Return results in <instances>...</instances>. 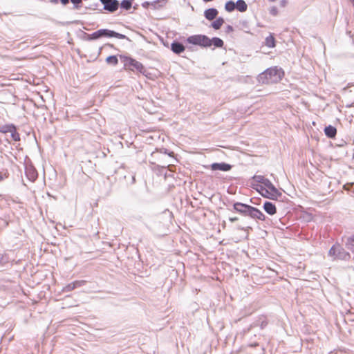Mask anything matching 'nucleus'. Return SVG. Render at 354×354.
Segmentation results:
<instances>
[{
    "label": "nucleus",
    "instance_id": "1",
    "mask_svg": "<svg viewBox=\"0 0 354 354\" xmlns=\"http://www.w3.org/2000/svg\"><path fill=\"white\" fill-rule=\"evenodd\" d=\"M228 209L254 220L264 221L266 218V216L260 209L241 202H234L232 205V209L230 208Z\"/></svg>",
    "mask_w": 354,
    "mask_h": 354
},
{
    "label": "nucleus",
    "instance_id": "2",
    "mask_svg": "<svg viewBox=\"0 0 354 354\" xmlns=\"http://www.w3.org/2000/svg\"><path fill=\"white\" fill-rule=\"evenodd\" d=\"M284 76V71L281 68L277 66L270 67L260 73L257 80L263 84L277 83L282 80Z\"/></svg>",
    "mask_w": 354,
    "mask_h": 354
},
{
    "label": "nucleus",
    "instance_id": "3",
    "mask_svg": "<svg viewBox=\"0 0 354 354\" xmlns=\"http://www.w3.org/2000/svg\"><path fill=\"white\" fill-rule=\"evenodd\" d=\"M119 57L124 64V70L138 72L147 77V70L142 63L130 56L120 55Z\"/></svg>",
    "mask_w": 354,
    "mask_h": 354
},
{
    "label": "nucleus",
    "instance_id": "4",
    "mask_svg": "<svg viewBox=\"0 0 354 354\" xmlns=\"http://www.w3.org/2000/svg\"><path fill=\"white\" fill-rule=\"evenodd\" d=\"M91 37H96L97 39L102 37L111 38L115 37L120 39H127L129 41H131V40L125 35L119 33L115 32V30L102 28L99 29L97 31H95L92 33Z\"/></svg>",
    "mask_w": 354,
    "mask_h": 354
},
{
    "label": "nucleus",
    "instance_id": "5",
    "mask_svg": "<svg viewBox=\"0 0 354 354\" xmlns=\"http://www.w3.org/2000/svg\"><path fill=\"white\" fill-rule=\"evenodd\" d=\"M188 44L199 46L202 48L210 47V38L205 35H194L188 37L186 39Z\"/></svg>",
    "mask_w": 354,
    "mask_h": 354
},
{
    "label": "nucleus",
    "instance_id": "6",
    "mask_svg": "<svg viewBox=\"0 0 354 354\" xmlns=\"http://www.w3.org/2000/svg\"><path fill=\"white\" fill-rule=\"evenodd\" d=\"M103 5V8L99 10L100 12H102V10H105L109 13L115 12L120 6V2L118 0H99Z\"/></svg>",
    "mask_w": 354,
    "mask_h": 354
},
{
    "label": "nucleus",
    "instance_id": "7",
    "mask_svg": "<svg viewBox=\"0 0 354 354\" xmlns=\"http://www.w3.org/2000/svg\"><path fill=\"white\" fill-rule=\"evenodd\" d=\"M25 174L31 182L35 181L38 177V173L31 163L25 165Z\"/></svg>",
    "mask_w": 354,
    "mask_h": 354
},
{
    "label": "nucleus",
    "instance_id": "8",
    "mask_svg": "<svg viewBox=\"0 0 354 354\" xmlns=\"http://www.w3.org/2000/svg\"><path fill=\"white\" fill-rule=\"evenodd\" d=\"M264 187H266V189H268L272 192L270 200H277L282 196V194L276 188L269 179L266 180Z\"/></svg>",
    "mask_w": 354,
    "mask_h": 354
},
{
    "label": "nucleus",
    "instance_id": "9",
    "mask_svg": "<svg viewBox=\"0 0 354 354\" xmlns=\"http://www.w3.org/2000/svg\"><path fill=\"white\" fill-rule=\"evenodd\" d=\"M168 0H156L152 2L145 1L142 3L144 8H148L151 6L153 9L158 10L162 8L167 2Z\"/></svg>",
    "mask_w": 354,
    "mask_h": 354
},
{
    "label": "nucleus",
    "instance_id": "10",
    "mask_svg": "<svg viewBox=\"0 0 354 354\" xmlns=\"http://www.w3.org/2000/svg\"><path fill=\"white\" fill-rule=\"evenodd\" d=\"M210 167L213 171H228L232 169V166L228 163L222 162H214L210 165Z\"/></svg>",
    "mask_w": 354,
    "mask_h": 354
},
{
    "label": "nucleus",
    "instance_id": "11",
    "mask_svg": "<svg viewBox=\"0 0 354 354\" xmlns=\"http://www.w3.org/2000/svg\"><path fill=\"white\" fill-rule=\"evenodd\" d=\"M171 50L176 55H180L185 50V46L180 41L174 40L171 44Z\"/></svg>",
    "mask_w": 354,
    "mask_h": 354
},
{
    "label": "nucleus",
    "instance_id": "12",
    "mask_svg": "<svg viewBox=\"0 0 354 354\" xmlns=\"http://www.w3.org/2000/svg\"><path fill=\"white\" fill-rule=\"evenodd\" d=\"M263 208L265 212L270 216H272L277 213V207L275 205L270 201H265L263 205Z\"/></svg>",
    "mask_w": 354,
    "mask_h": 354
},
{
    "label": "nucleus",
    "instance_id": "13",
    "mask_svg": "<svg viewBox=\"0 0 354 354\" xmlns=\"http://www.w3.org/2000/svg\"><path fill=\"white\" fill-rule=\"evenodd\" d=\"M218 14V11L214 8L206 9L204 12L205 17L209 21L214 19L217 17Z\"/></svg>",
    "mask_w": 354,
    "mask_h": 354
},
{
    "label": "nucleus",
    "instance_id": "14",
    "mask_svg": "<svg viewBox=\"0 0 354 354\" xmlns=\"http://www.w3.org/2000/svg\"><path fill=\"white\" fill-rule=\"evenodd\" d=\"M324 133L327 138H334L337 134V129L332 125H328L324 128Z\"/></svg>",
    "mask_w": 354,
    "mask_h": 354
},
{
    "label": "nucleus",
    "instance_id": "15",
    "mask_svg": "<svg viewBox=\"0 0 354 354\" xmlns=\"http://www.w3.org/2000/svg\"><path fill=\"white\" fill-rule=\"evenodd\" d=\"M350 258V254L339 245V248L337 253V259L342 260H348Z\"/></svg>",
    "mask_w": 354,
    "mask_h": 354
},
{
    "label": "nucleus",
    "instance_id": "16",
    "mask_svg": "<svg viewBox=\"0 0 354 354\" xmlns=\"http://www.w3.org/2000/svg\"><path fill=\"white\" fill-rule=\"evenodd\" d=\"M212 46H214V48H223L224 42L221 38L214 37L210 39V47Z\"/></svg>",
    "mask_w": 354,
    "mask_h": 354
},
{
    "label": "nucleus",
    "instance_id": "17",
    "mask_svg": "<svg viewBox=\"0 0 354 354\" xmlns=\"http://www.w3.org/2000/svg\"><path fill=\"white\" fill-rule=\"evenodd\" d=\"M235 4L236 9L241 12H244L248 9V5L244 0H237Z\"/></svg>",
    "mask_w": 354,
    "mask_h": 354
},
{
    "label": "nucleus",
    "instance_id": "18",
    "mask_svg": "<svg viewBox=\"0 0 354 354\" xmlns=\"http://www.w3.org/2000/svg\"><path fill=\"white\" fill-rule=\"evenodd\" d=\"M265 44L268 48H274L276 46V40L274 37L270 34L266 38Z\"/></svg>",
    "mask_w": 354,
    "mask_h": 354
},
{
    "label": "nucleus",
    "instance_id": "19",
    "mask_svg": "<svg viewBox=\"0 0 354 354\" xmlns=\"http://www.w3.org/2000/svg\"><path fill=\"white\" fill-rule=\"evenodd\" d=\"M15 124L12 123L10 124H6L4 125H0V133H10L12 129H14V127Z\"/></svg>",
    "mask_w": 354,
    "mask_h": 354
},
{
    "label": "nucleus",
    "instance_id": "20",
    "mask_svg": "<svg viewBox=\"0 0 354 354\" xmlns=\"http://www.w3.org/2000/svg\"><path fill=\"white\" fill-rule=\"evenodd\" d=\"M224 24V19L223 17H218L216 19V20H214L212 24H211V26L214 29V30H218L221 28V27L222 26V25Z\"/></svg>",
    "mask_w": 354,
    "mask_h": 354
},
{
    "label": "nucleus",
    "instance_id": "21",
    "mask_svg": "<svg viewBox=\"0 0 354 354\" xmlns=\"http://www.w3.org/2000/svg\"><path fill=\"white\" fill-rule=\"evenodd\" d=\"M10 137L12 140L15 142H19L21 140L20 134L17 131V127L16 125L14 127V129H12L10 131Z\"/></svg>",
    "mask_w": 354,
    "mask_h": 354
},
{
    "label": "nucleus",
    "instance_id": "22",
    "mask_svg": "<svg viewBox=\"0 0 354 354\" xmlns=\"http://www.w3.org/2000/svg\"><path fill=\"white\" fill-rule=\"evenodd\" d=\"M238 230H243L248 233L249 230H252V227L248 225L247 221H243V224H238L236 225Z\"/></svg>",
    "mask_w": 354,
    "mask_h": 354
},
{
    "label": "nucleus",
    "instance_id": "23",
    "mask_svg": "<svg viewBox=\"0 0 354 354\" xmlns=\"http://www.w3.org/2000/svg\"><path fill=\"white\" fill-rule=\"evenodd\" d=\"M106 62L112 66H116L118 64V55H109L106 58Z\"/></svg>",
    "mask_w": 354,
    "mask_h": 354
},
{
    "label": "nucleus",
    "instance_id": "24",
    "mask_svg": "<svg viewBox=\"0 0 354 354\" xmlns=\"http://www.w3.org/2000/svg\"><path fill=\"white\" fill-rule=\"evenodd\" d=\"M119 7L124 10H129L132 7V1L129 0H122L121 3H120Z\"/></svg>",
    "mask_w": 354,
    "mask_h": 354
},
{
    "label": "nucleus",
    "instance_id": "25",
    "mask_svg": "<svg viewBox=\"0 0 354 354\" xmlns=\"http://www.w3.org/2000/svg\"><path fill=\"white\" fill-rule=\"evenodd\" d=\"M346 245L348 250L354 252V234L347 239Z\"/></svg>",
    "mask_w": 354,
    "mask_h": 354
},
{
    "label": "nucleus",
    "instance_id": "26",
    "mask_svg": "<svg viewBox=\"0 0 354 354\" xmlns=\"http://www.w3.org/2000/svg\"><path fill=\"white\" fill-rule=\"evenodd\" d=\"M225 9L229 12L234 11L236 9L235 3L232 0L227 1L225 4Z\"/></svg>",
    "mask_w": 354,
    "mask_h": 354
},
{
    "label": "nucleus",
    "instance_id": "27",
    "mask_svg": "<svg viewBox=\"0 0 354 354\" xmlns=\"http://www.w3.org/2000/svg\"><path fill=\"white\" fill-rule=\"evenodd\" d=\"M252 180L258 183H261L264 185L266 180H267L268 178H265L263 176L261 175H254L252 176Z\"/></svg>",
    "mask_w": 354,
    "mask_h": 354
},
{
    "label": "nucleus",
    "instance_id": "28",
    "mask_svg": "<svg viewBox=\"0 0 354 354\" xmlns=\"http://www.w3.org/2000/svg\"><path fill=\"white\" fill-rule=\"evenodd\" d=\"M339 248V245H333L328 251V255L330 257H334L337 259V253Z\"/></svg>",
    "mask_w": 354,
    "mask_h": 354
},
{
    "label": "nucleus",
    "instance_id": "29",
    "mask_svg": "<svg viewBox=\"0 0 354 354\" xmlns=\"http://www.w3.org/2000/svg\"><path fill=\"white\" fill-rule=\"evenodd\" d=\"M75 288H76V287L74 285L73 282H71V283L67 284L66 286H64L62 289V291L64 292H71V291L73 290Z\"/></svg>",
    "mask_w": 354,
    "mask_h": 354
},
{
    "label": "nucleus",
    "instance_id": "30",
    "mask_svg": "<svg viewBox=\"0 0 354 354\" xmlns=\"http://www.w3.org/2000/svg\"><path fill=\"white\" fill-rule=\"evenodd\" d=\"M82 0H69L73 5L74 9H79L81 7Z\"/></svg>",
    "mask_w": 354,
    "mask_h": 354
},
{
    "label": "nucleus",
    "instance_id": "31",
    "mask_svg": "<svg viewBox=\"0 0 354 354\" xmlns=\"http://www.w3.org/2000/svg\"><path fill=\"white\" fill-rule=\"evenodd\" d=\"M252 187L254 189H256L257 192H259L261 194L262 192H264L266 188L264 187V185H252Z\"/></svg>",
    "mask_w": 354,
    "mask_h": 354
},
{
    "label": "nucleus",
    "instance_id": "32",
    "mask_svg": "<svg viewBox=\"0 0 354 354\" xmlns=\"http://www.w3.org/2000/svg\"><path fill=\"white\" fill-rule=\"evenodd\" d=\"M345 189L348 190L351 193L354 194V183L346 184L344 185Z\"/></svg>",
    "mask_w": 354,
    "mask_h": 354
},
{
    "label": "nucleus",
    "instance_id": "33",
    "mask_svg": "<svg viewBox=\"0 0 354 354\" xmlns=\"http://www.w3.org/2000/svg\"><path fill=\"white\" fill-rule=\"evenodd\" d=\"M76 288L82 287L86 284V281L84 280H77L73 281Z\"/></svg>",
    "mask_w": 354,
    "mask_h": 354
},
{
    "label": "nucleus",
    "instance_id": "34",
    "mask_svg": "<svg viewBox=\"0 0 354 354\" xmlns=\"http://www.w3.org/2000/svg\"><path fill=\"white\" fill-rule=\"evenodd\" d=\"M271 194L272 192L268 189H265L264 192L261 193L262 196L268 199H270V197L272 196Z\"/></svg>",
    "mask_w": 354,
    "mask_h": 354
},
{
    "label": "nucleus",
    "instance_id": "35",
    "mask_svg": "<svg viewBox=\"0 0 354 354\" xmlns=\"http://www.w3.org/2000/svg\"><path fill=\"white\" fill-rule=\"evenodd\" d=\"M269 12L272 16H277L278 15V9L276 6H272L269 10Z\"/></svg>",
    "mask_w": 354,
    "mask_h": 354
},
{
    "label": "nucleus",
    "instance_id": "36",
    "mask_svg": "<svg viewBox=\"0 0 354 354\" xmlns=\"http://www.w3.org/2000/svg\"><path fill=\"white\" fill-rule=\"evenodd\" d=\"M160 153H163L165 154H167L169 156H172L174 155L173 151H169L168 149L165 148H162L160 149Z\"/></svg>",
    "mask_w": 354,
    "mask_h": 354
},
{
    "label": "nucleus",
    "instance_id": "37",
    "mask_svg": "<svg viewBox=\"0 0 354 354\" xmlns=\"http://www.w3.org/2000/svg\"><path fill=\"white\" fill-rule=\"evenodd\" d=\"M98 6H99V3H95L94 4L91 5L88 7H86V9H90V10H98L97 9Z\"/></svg>",
    "mask_w": 354,
    "mask_h": 354
},
{
    "label": "nucleus",
    "instance_id": "38",
    "mask_svg": "<svg viewBox=\"0 0 354 354\" xmlns=\"http://www.w3.org/2000/svg\"><path fill=\"white\" fill-rule=\"evenodd\" d=\"M84 34H85L86 39V40H88V41H91V40H97L96 37H91L92 33H91V34H86V33H84Z\"/></svg>",
    "mask_w": 354,
    "mask_h": 354
},
{
    "label": "nucleus",
    "instance_id": "39",
    "mask_svg": "<svg viewBox=\"0 0 354 354\" xmlns=\"http://www.w3.org/2000/svg\"><path fill=\"white\" fill-rule=\"evenodd\" d=\"M268 325V322L266 320H263L261 322L259 326H260V328L261 329H263L264 328H266Z\"/></svg>",
    "mask_w": 354,
    "mask_h": 354
},
{
    "label": "nucleus",
    "instance_id": "40",
    "mask_svg": "<svg viewBox=\"0 0 354 354\" xmlns=\"http://www.w3.org/2000/svg\"><path fill=\"white\" fill-rule=\"evenodd\" d=\"M229 221L231 223H234L239 220V218L237 216H230L228 218Z\"/></svg>",
    "mask_w": 354,
    "mask_h": 354
},
{
    "label": "nucleus",
    "instance_id": "41",
    "mask_svg": "<svg viewBox=\"0 0 354 354\" xmlns=\"http://www.w3.org/2000/svg\"><path fill=\"white\" fill-rule=\"evenodd\" d=\"M162 169L167 168L169 171H170L171 172H173L174 171V166L173 165H169L167 167L166 166H162Z\"/></svg>",
    "mask_w": 354,
    "mask_h": 354
},
{
    "label": "nucleus",
    "instance_id": "42",
    "mask_svg": "<svg viewBox=\"0 0 354 354\" xmlns=\"http://www.w3.org/2000/svg\"><path fill=\"white\" fill-rule=\"evenodd\" d=\"M234 30L233 27L231 25H227L226 26L225 32L230 33Z\"/></svg>",
    "mask_w": 354,
    "mask_h": 354
},
{
    "label": "nucleus",
    "instance_id": "43",
    "mask_svg": "<svg viewBox=\"0 0 354 354\" xmlns=\"http://www.w3.org/2000/svg\"><path fill=\"white\" fill-rule=\"evenodd\" d=\"M5 262L3 255L0 254V266H2Z\"/></svg>",
    "mask_w": 354,
    "mask_h": 354
},
{
    "label": "nucleus",
    "instance_id": "44",
    "mask_svg": "<svg viewBox=\"0 0 354 354\" xmlns=\"http://www.w3.org/2000/svg\"><path fill=\"white\" fill-rule=\"evenodd\" d=\"M286 4H287V1L286 0H281L280 1V6L281 7H285L286 6Z\"/></svg>",
    "mask_w": 354,
    "mask_h": 354
},
{
    "label": "nucleus",
    "instance_id": "45",
    "mask_svg": "<svg viewBox=\"0 0 354 354\" xmlns=\"http://www.w3.org/2000/svg\"><path fill=\"white\" fill-rule=\"evenodd\" d=\"M63 6H66L69 3V0H59Z\"/></svg>",
    "mask_w": 354,
    "mask_h": 354
},
{
    "label": "nucleus",
    "instance_id": "46",
    "mask_svg": "<svg viewBox=\"0 0 354 354\" xmlns=\"http://www.w3.org/2000/svg\"><path fill=\"white\" fill-rule=\"evenodd\" d=\"M59 0H50V2L53 4H57L59 3Z\"/></svg>",
    "mask_w": 354,
    "mask_h": 354
},
{
    "label": "nucleus",
    "instance_id": "47",
    "mask_svg": "<svg viewBox=\"0 0 354 354\" xmlns=\"http://www.w3.org/2000/svg\"><path fill=\"white\" fill-rule=\"evenodd\" d=\"M136 182V177L135 176H131V184H134Z\"/></svg>",
    "mask_w": 354,
    "mask_h": 354
},
{
    "label": "nucleus",
    "instance_id": "48",
    "mask_svg": "<svg viewBox=\"0 0 354 354\" xmlns=\"http://www.w3.org/2000/svg\"><path fill=\"white\" fill-rule=\"evenodd\" d=\"M3 180V176L2 174H0V182H1Z\"/></svg>",
    "mask_w": 354,
    "mask_h": 354
},
{
    "label": "nucleus",
    "instance_id": "49",
    "mask_svg": "<svg viewBox=\"0 0 354 354\" xmlns=\"http://www.w3.org/2000/svg\"><path fill=\"white\" fill-rule=\"evenodd\" d=\"M253 200H254L253 198H251V199H250L251 203H255V202H254V201H253Z\"/></svg>",
    "mask_w": 354,
    "mask_h": 354
},
{
    "label": "nucleus",
    "instance_id": "50",
    "mask_svg": "<svg viewBox=\"0 0 354 354\" xmlns=\"http://www.w3.org/2000/svg\"><path fill=\"white\" fill-rule=\"evenodd\" d=\"M167 176H168V174L165 173V178H166L167 177Z\"/></svg>",
    "mask_w": 354,
    "mask_h": 354
},
{
    "label": "nucleus",
    "instance_id": "51",
    "mask_svg": "<svg viewBox=\"0 0 354 354\" xmlns=\"http://www.w3.org/2000/svg\"><path fill=\"white\" fill-rule=\"evenodd\" d=\"M271 2H274L276 0H269Z\"/></svg>",
    "mask_w": 354,
    "mask_h": 354
},
{
    "label": "nucleus",
    "instance_id": "52",
    "mask_svg": "<svg viewBox=\"0 0 354 354\" xmlns=\"http://www.w3.org/2000/svg\"><path fill=\"white\" fill-rule=\"evenodd\" d=\"M351 1H352L353 4L354 6V0H351Z\"/></svg>",
    "mask_w": 354,
    "mask_h": 354
}]
</instances>
